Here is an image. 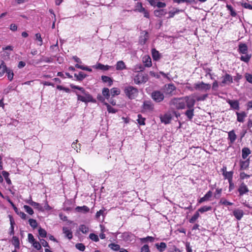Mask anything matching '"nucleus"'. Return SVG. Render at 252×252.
Wrapping results in <instances>:
<instances>
[{
  "mask_svg": "<svg viewBox=\"0 0 252 252\" xmlns=\"http://www.w3.org/2000/svg\"><path fill=\"white\" fill-rule=\"evenodd\" d=\"M195 103L194 96L191 95L180 98H174L172 99L170 104L174 106L176 109H183L186 106L190 109L193 107Z\"/></svg>",
  "mask_w": 252,
  "mask_h": 252,
  "instance_id": "nucleus-1",
  "label": "nucleus"
},
{
  "mask_svg": "<svg viewBox=\"0 0 252 252\" xmlns=\"http://www.w3.org/2000/svg\"><path fill=\"white\" fill-rule=\"evenodd\" d=\"M75 94L77 96V100L78 101L85 102V103L95 101L92 96L87 92H85L82 94L75 92Z\"/></svg>",
  "mask_w": 252,
  "mask_h": 252,
  "instance_id": "nucleus-2",
  "label": "nucleus"
},
{
  "mask_svg": "<svg viewBox=\"0 0 252 252\" xmlns=\"http://www.w3.org/2000/svg\"><path fill=\"white\" fill-rule=\"evenodd\" d=\"M124 92L126 96L131 99H134L138 94L137 89L131 86L126 87Z\"/></svg>",
  "mask_w": 252,
  "mask_h": 252,
  "instance_id": "nucleus-3",
  "label": "nucleus"
},
{
  "mask_svg": "<svg viewBox=\"0 0 252 252\" xmlns=\"http://www.w3.org/2000/svg\"><path fill=\"white\" fill-rule=\"evenodd\" d=\"M195 90L201 91H207L211 88V85L209 84L204 83L203 82L196 83L194 85Z\"/></svg>",
  "mask_w": 252,
  "mask_h": 252,
  "instance_id": "nucleus-4",
  "label": "nucleus"
},
{
  "mask_svg": "<svg viewBox=\"0 0 252 252\" xmlns=\"http://www.w3.org/2000/svg\"><path fill=\"white\" fill-rule=\"evenodd\" d=\"M148 80V76L142 73L138 74L134 78V83L136 84H140L146 82Z\"/></svg>",
  "mask_w": 252,
  "mask_h": 252,
  "instance_id": "nucleus-5",
  "label": "nucleus"
},
{
  "mask_svg": "<svg viewBox=\"0 0 252 252\" xmlns=\"http://www.w3.org/2000/svg\"><path fill=\"white\" fill-rule=\"evenodd\" d=\"M152 97L155 101L159 102L163 100L164 96L160 91H156L152 93Z\"/></svg>",
  "mask_w": 252,
  "mask_h": 252,
  "instance_id": "nucleus-6",
  "label": "nucleus"
},
{
  "mask_svg": "<svg viewBox=\"0 0 252 252\" xmlns=\"http://www.w3.org/2000/svg\"><path fill=\"white\" fill-rule=\"evenodd\" d=\"M238 191L239 193V196H242L244 194L248 193L249 190L247 185L243 182H242L239 185Z\"/></svg>",
  "mask_w": 252,
  "mask_h": 252,
  "instance_id": "nucleus-7",
  "label": "nucleus"
},
{
  "mask_svg": "<svg viewBox=\"0 0 252 252\" xmlns=\"http://www.w3.org/2000/svg\"><path fill=\"white\" fill-rule=\"evenodd\" d=\"M222 80L221 82V85L222 86H224L225 84H230L233 82L232 77L227 73H226L222 76Z\"/></svg>",
  "mask_w": 252,
  "mask_h": 252,
  "instance_id": "nucleus-8",
  "label": "nucleus"
},
{
  "mask_svg": "<svg viewBox=\"0 0 252 252\" xmlns=\"http://www.w3.org/2000/svg\"><path fill=\"white\" fill-rule=\"evenodd\" d=\"M27 203L31 205L35 209L40 212H43L42 206L38 203L33 201L31 199L25 201Z\"/></svg>",
  "mask_w": 252,
  "mask_h": 252,
  "instance_id": "nucleus-9",
  "label": "nucleus"
},
{
  "mask_svg": "<svg viewBox=\"0 0 252 252\" xmlns=\"http://www.w3.org/2000/svg\"><path fill=\"white\" fill-rule=\"evenodd\" d=\"M171 119L172 116L170 114L167 113L164 115H161L160 116V121L161 123H164L165 125L169 124Z\"/></svg>",
  "mask_w": 252,
  "mask_h": 252,
  "instance_id": "nucleus-10",
  "label": "nucleus"
},
{
  "mask_svg": "<svg viewBox=\"0 0 252 252\" xmlns=\"http://www.w3.org/2000/svg\"><path fill=\"white\" fill-rule=\"evenodd\" d=\"M143 109L145 111H152L154 109V105L150 101H145L143 105Z\"/></svg>",
  "mask_w": 252,
  "mask_h": 252,
  "instance_id": "nucleus-11",
  "label": "nucleus"
},
{
  "mask_svg": "<svg viewBox=\"0 0 252 252\" xmlns=\"http://www.w3.org/2000/svg\"><path fill=\"white\" fill-rule=\"evenodd\" d=\"M149 38L148 33L146 31H143L141 33L139 39V42L141 44L144 45L146 43Z\"/></svg>",
  "mask_w": 252,
  "mask_h": 252,
  "instance_id": "nucleus-12",
  "label": "nucleus"
},
{
  "mask_svg": "<svg viewBox=\"0 0 252 252\" xmlns=\"http://www.w3.org/2000/svg\"><path fill=\"white\" fill-rule=\"evenodd\" d=\"M63 233L65 235V237L70 240L72 238V232L71 229L67 227H63Z\"/></svg>",
  "mask_w": 252,
  "mask_h": 252,
  "instance_id": "nucleus-13",
  "label": "nucleus"
},
{
  "mask_svg": "<svg viewBox=\"0 0 252 252\" xmlns=\"http://www.w3.org/2000/svg\"><path fill=\"white\" fill-rule=\"evenodd\" d=\"M233 215L238 220H240L244 216V212L241 209H235L233 212Z\"/></svg>",
  "mask_w": 252,
  "mask_h": 252,
  "instance_id": "nucleus-14",
  "label": "nucleus"
},
{
  "mask_svg": "<svg viewBox=\"0 0 252 252\" xmlns=\"http://www.w3.org/2000/svg\"><path fill=\"white\" fill-rule=\"evenodd\" d=\"M95 69H98L102 70H108L112 67L111 66L108 65H104L100 63H97L95 65L93 66Z\"/></svg>",
  "mask_w": 252,
  "mask_h": 252,
  "instance_id": "nucleus-15",
  "label": "nucleus"
},
{
  "mask_svg": "<svg viewBox=\"0 0 252 252\" xmlns=\"http://www.w3.org/2000/svg\"><path fill=\"white\" fill-rule=\"evenodd\" d=\"M142 61L146 67H149L152 65L151 57L149 55L144 56L143 57Z\"/></svg>",
  "mask_w": 252,
  "mask_h": 252,
  "instance_id": "nucleus-16",
  "label": "nucleus"
},
{
  "mask_svg": "<svg viewBox=\"0 0 252 252\" xmlns=\"http://www.w3.org/2000/svg\"><path fill=\"white\" fill-rule=\"evenodd\" d=\"M227 102L230 105L232 109L237 110L239 109V103L237 100L228 99Z\"/></svg>",
  "mask_w": 252,
  "mask_h": 252,
  "instance_id": "nucleus-17",
  "label": "nucleus"
},
{
  "mask_svg": "<svg viewBox=\"0 0 252 252\" xmlns=\"http://www.w3.org/2000/svg\"><path fill=\"white\" fill-rule=\"evenodd\" d=\"M8 68L7 67L5 63L3 61H1V64H0V77H2L3 75L6 73Z\"/></svg>",
  "mask_w": 252,
  "mask_h": 252,
  "instance_id": "nucleus-18",
  "label": "nucleus"
},
{
  "mask_svg": "<svg viewBox=\"0 0 252 252\" xmlns=\"http://www.w3.org/2000/svg\"><path fill=\"white\" fill-rule=\"evenodd\" d=\"M152 55L154 61H158L161 58V55L159 52L155 48L152 49Z\"/></svg>",
  "mask_w": 252,
  "mask_h": 252,
  "instance_id": "nucleus-19",
  "label": "nucleus"
},
{
  "mask_svg": "<svg viewBox=\"0 0 252 252\" xmlns=\"http://www.w3.org/2000/svg\"><path fill=\"white\" fill-rule=\"evenodd\" d=\"M212 196V192L211 191H208L206 194L199 200H198L199 203H202L203 202L206 201Z\"/></svg>",
  "mask_w": 252,
  "mask_h": 252,
  "instance_id": "nucleus-20",
  "label": "nucleus"
},
{
  "mask_svg": "<svg viewBox=\"0 0 252 252\" xmlns=\"http://www.w3.org/2000/svg\"><path fill=\"white\" fill-rule=\"evenodd\" d=\"M228 139L230 140V143L233 144L236 139L237 136L233 130L228 133Z\"/></svg>",
  "mask_w": 252,
  "mask_h": 252,
  "instance_id": "nucleus-21",
  "label": "nucleus"
},
{
  "mask_svg": "<svg viewBox=\"0 0 252 252\" xmlns=\"http://www.w3.org/2000/svg\"><path fill=\"white\" fill-rule=\"evenodd\" d=\"M155 247L160 252H163L165 251L166 248V244L164 242H161L160 243H157L155 244Z\"/></svg>",
  "mask_w": 252,
  "mask_h": 252,
  "instance_id": "nucleus-22",
  "label": "nucleus"
},
{
  "mask_svg": "<svg viewBox=\"0 0 252 252\" xmlns=\"http://www.w3.org/2000/svg\"><path fill=\"white\" fill-rule=\"evenodd\" d=\"M116 68L117 70H122L126 69V65L123 61H120L117 63Z\"/></svg>",
  "mask_w": 252,
  "mask_h": 252,
  "instance_id": "nucleus-23",
  "label": "nucleus"
},
{
  "mask_svg": "<svg viewBox=\"0 0 252 252\" xmlns=\"http://www.w3.org/2000/svg\"><path fill=\"white\" fill-rule=\"evenodd\" d=\"M248 51V47L245 43H241L239 45V52L243 54H246Z\"/></svg>",
  "mask_w": 252,
  "mask_h": 252,
  "instance_id": "nucleus-24",
  "label": "nucleus"
},
{
  "mask_svg": "<svg viewBox=\"0 0 252 252\" xmlns=\"http://www.w3.org/2000/svg\"><path fill=\"white\" fill-rule=\"evenodd\" d=\"M251 154L250 150L248 148H244L242 150V157L243 158L246 159Z\"/></svg>",
  "mask_w": 252,
  "mask_h": 252,
  "instance_id": "nucleus-25",
  "label": "nucleus"
},
{
  "mask_svg": "<svg viewBox=\"0 0 252 252\" xmlns=\"http://www.w3.org/2000/svg\"><path fill=\"white\" fill-rule=\"evenodd\" d=\"M75 210L78 212H82V213H87L89 211L90 209L89 208L86 206H78L75 208Z\"/></svg>",
  "mask_w": 252,
  "mask_h": 252,
  "instance_id": "nucleus-26",
  "label": "nucleus"
},
{
  "mask_svg": "<svg viewBox=\"0 0 252 252\" xmlns=\"http://www.w3.org/2000/svg\"><path fill=\"white\" fill-rule=\"evenodd\" d=\"M237 116V121L239 122H243L245 117H246V114L244 112L241 113L236 112Z\"/></svg>",
  "mask_w": 252,
  "mask_h": 252,
  "instance_id": "nucleus-27",
  "label": "nucleus"
},
{
  "mask_svg": "<svg viewBox=\"0 0 252 252\" xmlns=\"http://www.w3.org/2000/svg\"><path fill=\"white\" fill-rule=\"evenodd\" d=\"M223 176L225 178L228 180V182L229 181H232L233 172V171H227V172H224V173H222Z\"/></svg>",
  "mask_w": 252,
  "mask_h": 252,
  "instance_id": "nucleus-28",
  "label": "nucleus"
},
{
  "mask_svg": "<svg viewBox=\"0 0 252 252\" xmlns=\"http://www.w3.org/2000/svg\"><path fill=\"white\" fill-rule=\"evenodd\" d=\"M194 109H193V107L190 108V109H189V110H188L186 113H185V115L187 116V117L189 119V120H191L193 116H194Z\"/></svg>",
  "mask_w": 252,
  "mask_h": 252,
  "instance_id": "nucleus-29",
  "label": "nucleus"
},
{
  "mask_svg": "<svg viewBox=\"0 0 252 252\" xmlns=\"http://www.w3.org/2000/svg\"><path fill=\"white\" fill-rule=\"evenodd\" d=\"M166 11L163 9L156 10L154 11V14L157 17H161L165 15Z\"/></svg>",
  "mask_w": 252,
  "mask_h": 252,
  "instance_id": "nucleus-30",
  "label": "nucleus"
},
{
  "mask_svg": "<svg viewBox=\"0 0 252 252\" xmlns=\"http://www.w3.org/2000/svg\"><path fill=\"white\" fill-rule=\"evenodd\" d=\"M12 244L14 246L15 249H19L20 247V242L18 237L13 236L12 240Z\"/></svg>",
  "mask_w": 252,
  "mask_h": 252,
  "instance_id": "nucleus-31",
  "label": "nucleus"
},
{
  "mask_svg": "<svg viewBox=\"0 0 252 252\" xmlns=\"http://www.w3.org/2000/svg\"><path fill=\"white\" fill-rule=\"evenodd\" d=\"M2 175L3 176V177L4 178L7 184L8 185L11 184V181L9 178V174L8 172L7 171H3L2 172Z\"/></svg>",
  "mask_w": 252,
  "mask_h": 252,
  "instance_id": "nucleus-32",
  "label": "nucleus"
},
{
  "mask_svg": "<svg viewBox=\"0 0 252 252\" xmlns=\"http://www.w3.org/2000/svg\"><path fill=\"white\" fill-rule=\"evenodd\" d=\"M101 79L103 81V82L105 83H108V85L109 86H111L112 85V80L109 77L107 76H102Z\"/></svg>",
  "mask_w": 252,
  "mask_h": 252,
  "instance_id": "nucleus-33",
  "label": "nucleus"
},
{
  "mask_svg": "<svg viewBox=\"0 0 252 252\" xmlns=\"http://www.w3.org/2000/svg\"><path fill=\"white\" fill-rule=\"evenodd\" d=\"M74 76L77 80L82 81L86 77V75L82 72H80L78 74H75Z\"/></svg>",
  "mask_w": 252,
  "mask_h": 252,
  "instance_id": "nucleus-34",
  "label": "nucleus"
},
{
  "mask_svg": "<svg viewBox=\"0 0 252 252\" xmlns=\"http://www.w3.org/2000/svg\"><path fill=\"white\" fill-rule=\"evenodd\" d=\"M249 160L247 159L245 161H243L240 162V167L241 169H246L249 165Z\"/></svg>",
  "mask_w": 252,
  "mask_h": 252,
  "instance_id": "nucleus-35",
  "label": "nucleus"
},
{
  "mask_svg": "<svg viewBox=\"0 0 252 252\" xmlns=\"http://www.w3.org/2000/svg\"><path fill=\"white\" fill-rule=\"evenodd\" d=\"M108 247L114 251H118L119 250L120 251L121 250L120 245L115 243H111L109 244Z\"/></svg>",
  "mask_w": 252,
  "mask_h": 252,
  "instance_id": "nucleus-36",
  "label": "nucleus"
},
{
  "mask_svg": "<svg viewBox=\"0 0 252 252\" xmlns=\"http://www.w3.org/2000/svg\"><path fill=\"white\" fill-rule=\"evenodd\" d=\"M137 117L138 118L136 121L139 125L144 126L145 125V118H143L140 114H138Z\"/></svg>",
  "mask_w": 252,
  "mask_h": 252,
  "instance_id": "nucleus-37",
  "label": "nucleus"
},
{
  "mask_svg": "<svg viewBox=\"0 0 252 252\" xmlns=\"http://www.w3.org/2000/svg\"><path fill=\"white\" fill-rule=\"evenodd\" d=\"M120 90L117 88H113L111 89L110 91L111 94L113 96L119 95L120 94Z\"/></svg>",
  "mask_w": 252,
  "mask_h": 252,
  "instance_id": "nucleus-38",
  "label": "nucleus"
},
{
  "mask_svg": "<svg viewBox=\"0 0 252 252\" xmlns=\"http://www.w3.org/2000/svg\"><path fill=\"white\" fill-rule=\"evenodd\" d=\"M6 74H7L8 79L10 81H11L13 80V76H14V73H13V70L10 68H8V69L7 70V71L6 72Z\"/></svg>",
  "mask_w": 252,
  "mask_h": 252,
  "instance_id": "nucleus-39",
  "label": "nucleus"
},
{
  "mask_svg": "<svg viewBox=\"0 0 252 252\" xmlns=\"http://www.w3.org/2000/svg\"><path fill=\"white\" fill-rule=\"evenodd\" d=\"M140 240L141 242H147L148 241L153 242L155 241V238L152 236H147L146 238H140Z\"/></svg>",
  "mask_w": 252,
  "mask_h": 252,
  "instance_id": "nucleus-40",
  "label": "nucleus"
},
{
  "mask_svg": "<svg viewBox=\"0 0 252 252\" xmlns=\"http://www.w3.org/2000/svg\"><path fill=\"white\" fill-rule=\"evenodd\" d=\"M102 94L107 99H109V96H110V91L109 90V89L108 88H104L103 90H102Z\"/></svg>",
  "mask_w": 252,
  "mask_h": 252,
  "instance_id": "nucleus-41",
  "label": "nucleus"
},
{
  "mask_svg": "<svg viewBox=\"0 0 252 252\" xmlns=\"http://www.w3.org/2000/svg\"><path fill=\"white\" fill-rule=\"evenodd\" d=\"M23 207H24L25 210L26 211V212L27 213H28L29 215H32L33 214V213H34L33 210L31 207L25 205Z\"/></svg>",
  "mask_w": 252,
  "mask_h": 252,
  "instance_id": "nucleus-42",
  "label": "nucleus"
},
{
  "mask_svg": "<svg viewBox=\"0 0 252 252\" xmlns=\"http://www.w3.org/2000/svg\"><path fill=\"white\" fill-rule=\"evenodd\" d=\"M251 58V55L247 54V53H246V54H245L244 56H242L241 57L240 60L242 61L245 62L246 63H248L250 61Z\"/></svg>",
  "mask_w": 252,
  "mask_h": 252,
  "instance_id": "nucleus-43",
  "label": "nucleus"
},
{
  "mask_svg": "<svg viewBox=\"0 0 252 252\" xmlns=\"http://www.w3.org/2000/svg\"><path fill=\"white\" fill-rule=\"evenodd\" d=\"M29 223L31 227L33 228H35L37 226V223L35 220L32 219H30L29 220Z\"/></svg>",
  "mask_w": 252,
  "mask_h": 252,
  "instance_id": "nucleus-44",
  "label": "nucleus"
},
{
  "mask_svg": "<svg viewBox=\"0 0 252 252\" xmlns=\"http://www.w3.org/2000/svg\"><path fill=\"white\" fill-rule=\"evenodd\" d=\"M35 36L36 40H37L38 42V45L39 46H41L43 44V40L40 34L39 33H37L35 34Z\"/></svg>",
  "mask_w": 252,
  "mask_h": 252,
  "instance_id": "nucleus-45",
  "label": "nucleus"
},
{
  "mask_svg": "<svg viewBox=\"0 0 252 252\" xmlns=\"http://www.w3.org/2000/svg\"><path fill=\"white\" fill-rule=\"evenodd\" d=\"M104 105L107 107V111L109 113H115L116 112V109L112 107L107 102L104 103Z\"/></svg>",
  "mask_w": 252,
  "mask_h": 252,
  "instance_id": "nucleus-46",
  "label": "nucleus"
},
{
  "mask_svg": "<svg viewBox=\"0 0 252 252\" xmlns=\"http://www.w3.org/2000/svg\"><path fill=\"white\" fill-rule=\"evenodd\" d=\"M79 230L84 234H86L89 231V228L85 225H81L79 227Z\"/></svg>",
  "mask_w": 252,
  "mask_h": 252,
  "instance_id": "nucleus-47",
  "label": "nucleus"
},
{
  "mask_svg": "<svg viewBox=\"0 0 252 252\" xmlns=\"http://www.w3.org/2000/svg\"><path fill=\"white\" fill-rule=\"evenodd\" d=\"M145 8L142 6L141 3H137L136 6H135V10L139 12H143V11H144Z\"/></svg>",
  "mask_w": 252,
  "mask_h": 252,
  "instance_id": "nucleus-48",
  "label": "nucleus"
},
{
  "mask_svg": "<svg viewBox=\"0 0 252 252\" xmlns=\"http://www.w3.org/2000/svg\"><path fill=\"white\" fill-rule=\"evenodd\" d=\"M38 233L39 236L42 238H45L47 236V232L46 230L42 228H39Z\"/></svg>",
  "mask_w": 252,
  "mask_h": 252,
  "instance_id": "nucleus-49",
  "label": "nucleus"
},
{
  "mask_svg": "<svg viewBox=\"0 0 252 252\" xmlns=\"http://www.w3.org/2000/svg\"><path fill=\"white\" fill-rule=\"evenodd\" d=\"M75 67L84 70L88 71L89 72H92V69L91 68H90V67H89L88 66H84L83 65H79L78 64H76L75 65Z\"/></svg>",
  "mask_w": 252,
  "mask_h": 252,
  "instance_id": "nucleus-50",
  "label": "nucleus"
},
{
  "mask_svg": "<svg viewBox=\"0 0 252 252\" xmlns=\"http://www.w3.org/2000/svg\"><path fill=\"white\" fill-rule=\"evenodd\" d=\"M211 209H212V208L210 206H204L199 208L198 209V212H200V213H204L205 212H207V211H208L209 210H211Z\"/></svg>",
  "mask_w": 252,
  "mask_h": 252,
  "instance_id": "nucleus-51",
  "label": "nucleus"
},
{
  "mask_svg": "<svg viewBox=\"0 0 252 252\" xmlns=\"http://www.w3.org/2000/svg\"><path fill=\"white\" fill-rule=\"evenodd\" d=\"M70 87L72 89H77V90H79L80 91V92H79V93H81H81L82 94V93L86 92L83 88L79 87L78 86L74 85L73 84H71Z\"/></svg>",
  "mask_w": 252,
  "mask_h": 252,
  "instance_id": "nucleus-52",
  "label": "nucleus"
},
{
  "mask_svg": "<svg viewBox=\"0 0 252 252\" xmlns=\"http://www.w3.org/2000/svg\"><path fill=\"white\" fill-rule=\"evenodd\" d=\"M199 217V214L198 212H196L189 220V222L190 223L194 222Z\"/></svg>",
  "mask_w": 252,
  "mask_h": 252,
  "instance_id": "nucleus-53",
  "label": "nucleus"
},
{
  "mask_svg": "<svg viewBox=\"0 0 252 252\" xmlns=\"http://www.w3.org/2000/svg\"><path fill=\"white\" fill-rule=\"evenodd\" d=\"M75 247L77 249L80 251L83 252L85 250V246L82 243H77L75 245Z\"/></svg>",
  "mask_w": 252,
  "mask_h": 252,
  "instance_id": "nucleus-54",
  "label": "nucleus"
},
{
  "mask_svg": "<svg viewBox=\"0 0 252 252\" xmlns=\"http://www.w3.org/2000/svg\"><path fill=\"white\" fill-rule=\"evenodd\" d=\"M89 238L94 242H98L99 241L98 237L97 235L94 233H91L89 235Z\"/></svg>",
  "mask_w": 252,
  "mask_h": 252,
  "instance_id": "nucleus-55",
  "label": "nucleus"
},
{
  "mask_svg": "<svg viewBox=\"0 0 252 252\" xmlns=\"http://www.w3.org/2000/svg\"><path fill=\"white\" fill-rule=\"evenodd\" d=\"M219 203L224 205H232L233 204L232 202H229L224 198H221Z\"/></svg>",
  "mask_w": 252,
  "mask_h": 252,
  "instance_id": "nucleus-56",
  "label": "nucleus"
},
{
  "mask_svg": "<svg viewBox=\"0 0 252 252\" xmlns=\"http://www.w3.org/2000/svg\"><path fill=\"white\" fill-rule=\"evenodd\" d=\"M175 90V87L172 84H169V85H168V86H167V87L166 88L167 92L168 93H171V92H172Z\"/></svg>",
  "mask_w": 252,
  "mask_h": 252,
  "instance_id": "nucleus-57",
  "label": "nucleus"
},
{
  "mask_svg": "<svg viewBox=\"0 0 252 252\" xmlns=\"http://www.w3.org/2000/svg\"><path fill=\"white\" fill-rule=\"evenodd\" d=\"M43 212L45 211H50L52 209L51 207H50L48 204L47 202L46 201L43 206H42Z\"/></svg>",
  "mask_w": 252,
  "mask_h": 252,
  "instance_id": "nucleus-58",
  "label": "nucleus"
},
{
  "mask_svg": "<svg viewBox=\"0 0 252 252\" xmlns=\"http://www.w3.org/2000/svg\"><path fill=\"white\" fill-rule=\"evenodd\" d=\"M32 246L34 248H35L37 250H39L41 248V244L36 241H34V242L32 243Z\"/></svg>",
  "mask_w": 252,
  "mask_h": 252,
  "instance_id": "nucleus-59",
  "label": "nucleus"
},
{
  "mask_svg": "<svg viewBox=\"0 0 252 252\" xmlns=\"http://www.w3.org/2000/svg\"><path fill=\"white\" fill-rule=\"evenodd\" d=\"M179 12V10H172L169 11L168 13V16L167 17V18H170L174 17L175 14Z\"/></svg>",
  "mask_w": 252,
  "mask_h": 252,
  "instance_id": "nucleus-60",
  "label": "nucleus"
},
{
  "mask_svg": "<svg viewBox=\"0 0 252 252\" xmlns=\"http://www.w3.org/2000/svg\"><path fill=\"white\" fill-rule=\"evenodd\" d=\"M72 148L76 151L77 152H79L80 150V145H79V147L77 146V141L76 142H73L71 145Z\"/></svg>",
  "mask_w": 252,
  "mask_h": 252,
  "instance_id": "nucleus-61",
  "label": "nucleus"
},
{
  "mask_svg": "<svg viewBox=\"0 0 252 252\" xmlns=\"http://www.w3.org/2000/svg\"><path fill=\"white\" fill-rule=\"evenodd\" d=\"M245 78L248 82L252 84V74H250L249 73H246L245 74Z\"/></svg>",
  "mask_w": 252,
  "mask_h": 252,
  "instance_id": "nucleus-62",
  "label": "nucleus"
},
{
  "mask_svg": "<svg viewBox=\"0 0 252 252\" xmlns=\"http://www.w3.org/2000/svg\"><path fill=\"white\" fill-rule=\"evenodd\" d=\"M141 252H150L149 246L147 245H144L141 249Z\"/></svg>",
  "mask_w": 252,
  "mask_h": 252,
  "instance_id": "nucleus-63",
  "label": "nucleus"
},
{
  "mask_svg": "<svg viewBox=\"0 0 252 252\" xmlns=\"http://www.w3.org/2000/svg\"><path fill=\"white\" fill-rule=\"evenodd\" d=\"M250 177V176L249 175L246 174L245 172H241L240 174V178L242 180H244L245 178H249Z\"/></svg>",
  "mask_w": 252,
  "mask_h": 252,
  "instance_id": "nucleus-64",
  "label": "nucleus"
}]
</instances>
